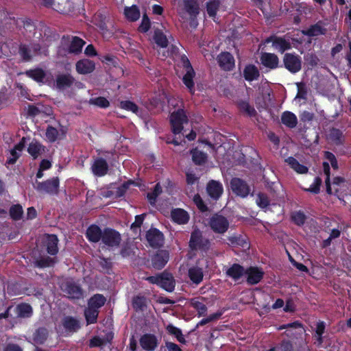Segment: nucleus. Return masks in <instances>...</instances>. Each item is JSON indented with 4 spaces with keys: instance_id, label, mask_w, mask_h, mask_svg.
<instances>
[{
    "instance_id": "nucleus-54",
    "label": "nucleus",
    "mask_w": 351,
    "mask_h": 351,
    "mask_svg": "<svg viewBox=\"0 0 351 351\" xmlns=\"http://www.w3.org/2000/svg\"><path fill=\"white\" fill-rule=\"evenodd\" d=\"M146 298L144 296L136 295L132 300V306L136 311H143L146 307Z\"/></svg>"
},
{
    "instance_id": "nucleus-5",
    "label": "nucleus",
    "mask_w": 351,
    "mask_h": 351,
    "mask_svg": "<svg viewBox=\"0 0 351 351\" xmlns=\"http://www.w3.org/2000/svg\"><path fill=\"white\" fill-rule=\"evenodd\" d=\"M229 225L228 219L219 213L213 214L208 221L210 229L217 234H224L228 230Z\"/></svg>"
},
{
    "instance_id": "nucleus-21",
    "label": "nucleus",
    "mask_w": 351,
    "mask_h": 351,
    "mask_svg": "<svg viewBox=\"0 0 351 351\" xmlns=\"http://www.w3.org/2000/svg\"><path fill=\"white\" fill-rule=\"evenodd\" d=\"M260 60L261 64L270 70H274L280 66L279 65V58L278 56L273 53H262Z\"/></svg>"
},
{
    "instance_id": "nucleus-10",
    "label": "nucleus",
    "mask_w": 351,
    "mask_h": 351,
    "mask_svg": "<svg viewBox=\"0 0 351 351\" xmlns=\"http://www.w3.org/2000/svg\"><path fill=\"white\" fill-rule=\"evenodd\" d=\"M61 289L69 299L80 300L84 298L82 288L73 280H69L62 283Z\"/></svg>"
},
{
    "instance_id": "nucleus-11",
    "label": "nucleus",
    "mask_w": 351,
    "mask_h": 351,
    "mask_svg": "<svg viewBox=\"0 0 351 351\" xmlns=\"http://www.w3.org/2000/svg\"><path fill=\"white\" fill-rule=\"evenodd\" d=\"M230 187L232 192L241 197H246L250 193V187L243 180L233 178L230 180Z\"/></svg>"
},
{
    "instance_id": "nucleus-62",
    "label": "nucleus",
    "mask_w": 351,
    "mask_h": 351,
    "mask_svg": "<svg viewBox=\"0 0 351 351\" xmlns=\"http://www.w3.org/2000/svg\"><path fill=\"white\" fill-rule=\"evenodd\" d=\"M19 55L25 62H28L32 59L30 50L25 45H21L19 49Z\"/></svg>"
},
{
    "instance_id": "nucleus-16",
    "label": "nucleus",
    "mask_w": 351,
    "mask_h": 351,
    "mask_svg": "<svg viewBox=\"0 0 351 351\" xmlns=\"http://www.w3.org/2000/svg\"><path fill=\"white\" fill-rule=\"evenodd\" d=\"M139 344L145 351H154L158 346V341L155 335L146 333L139 339Z\"/></svg>"
},
{
    "instance_id": "nucleus-14",
    "label": "nucleus",
    "mask_w": 351,
    "mask_h": 351,
    "mask_svg": "<svg viewBox=\"0 0 351 351\" xmlns=\"http://www.w3.org/2000/svg\"><path fill=\"white\" fill-rule=\"evenodd\" d=\"M58 238L56 234H47L45 239L43 242V246L48 254L51 256H56L59 251Z\"/></svg>"
},
{
    "instance_id": "nucleus-32",
    "label": "nucleus",
    "mask_w": 351,
    "mask_h": 351,
    "mask_svg": "<svg viewBox=\"0 0 351 351\" xmlns=\"http://www.w3.org/2000/svg\"><path fill=\"white\" fill-rule=\"evenodd\" d=\"M237 106L241 113L245 114L250 117L256 115V111L253 106L250 105L247 100H238L236 102Z\"/></svg>"
},
{
    "instance_id": "nucleus-7",
    "label": "nucleus",
    "mask_w": 351,
    "mask_h": 351,
    "mask_svg": "<svg viewBox=\"0 0 351 351\" xmlns=\"http://www.w3.org/2000/svg\"><path fill=\"white\" fill-rule=\"evenodd\" d=\"M187 122L188 118L182 109H178L173 112L170 115L171 130L174 134L181 133L184 128L183 124Z\"/></svg>"
},
{
    "instance_id": "nucleus-24",
    "label": "nucleus",
    "mask_w": 351,
    "mask_h": 351,
    "mask_svg": "<svg viewBox=\"0 0 351 351\" xmlns=\"http://www.w3.org/2000/svg\"><path fill=\"white\" fill-rule=\"evenodd\" d=\"M171 217L173 222L184 225L189 221V215L185 210L180 208H173L171 211Z\"/></svg>"
},
{
    "instance_id": "nucleus-63",
    "label": "nucleus",
    "mask_w": 351,
    "mask_h": 351,
    "mask_svg": "<svg viewBox=\"0 0 351 351\" xmlns=\"http://www.w3.org/2000/svg\"><path fill=\"white\" fill-rule=\"evenodd\" d=\"M151 27V22L147 14H144L142 18L141 25H139L138 30L141 33H146L148 32Z\"/></svg>"
},
{
    "instance_id": "nucleus-27",
    "label": "nucleus",
    "mask_w": 351,
    "mask_h": 351,
    "mask_svg": "<svg viewBox=\"0 0 351 351\" xmlns=\"http://www.w3.org/2000/svg\"><path fill=\"white\" fill-rule=\"evenodd\" d=\"M58 261V260L56 256H39L35 258L34 264L36 267L44 269L53 267Z\"/></svg>"
},
{
    "instance_id": "nucleus-31",
    "label": "nucleus",
    "mask_w": 351,
    "mask_h": 351,
    "mask_svg": "<svg viewBox=\"0 0 351 351\" xmlns=\"http://www.w3.org/2000/svg\"><path fill=\"white\" fill-rule=\"evenodd\" d=\"M326 29L322 25V21H319L314 25H311L307 29L303 30L302 34L309 37L325 35Z\"/></svg>"
},
{
    "instance_id": "nucleus-22",
    "label": "nucleus",
    "mask_w": 351,
    "mask_h": 351,
    "mask_svg": "<svg viewBox=\"0 0 351 351\" xmlns=\"http://www.w3.org/2000/svg\"><path fill=\"white\" fill-rule=\"evenodd\" d=\"M109 170V166L107 161L103 158H97L95 160L91 166L93 173L97 177L106 176Z\"/></svg>"
},
{
    "instance_id": "nucleus-46",
    "label": "nucleus",
    "mask_w": 351,
    "mask_h": 351,
    "mask_svg": "<svg viewBox=\"0 0 351 351\" xmlns=\"http://www.w3.org/2000/svg\"><path fill=\"white\" fill-rule=\"evenodd\" d=\"M124 14L127 19L132 22L136 21L140 18V11L135 5L126 7L124 10Z\"/></svg>"
},
{
    "instance_id": "nucleus-50",
    "label": "nucleus",
    "mask_w": 351,
    "mask_h": 351,
    "mask_svg": "<svg viewBox=\"0 0 351 351\" xmlns=\"http://www.w3.org/2000/svg\"><path fill=\"white\" fill-rule=\"evenodd\" d=\"M278 351H298L296 344L292 340L283 339L277 346Z\"/></svg>"
},
{
    "instance_id": "nucleus-55",
    "label": "nucleus",
    "mask_w": 351,
    "mask_h": 351,
    "mask_svg": "<svg viewBox=\"0 0 351 351\" xmlns=\"http://www.w3.org/2000/svg\"><path fill=\"white\" fill-rule=\"evenodd\" d=\"M59 132L58 130L51 126L48 125L45 132V136L48 142L53 143L58 139Z\"/></svg>"
},
{
    "instance_id": "nucleus-25",
    "label": "nucleus",
    "mask_w": 351,
    "mask_h": 351,
    "mask_svg": "<svg viewBox=\"0 0 351 351\" xmlns=\"http://www.w3.org/2000/svg\"><path fill=\"white\" fill-rule=\"evenodd\" d=\"M103 230L95 224H92L88 227L86 232V239L91 243H97L101 241Z\"/></svg>"
},
{
    "instance_id": "nucleus-23",
    "label": "nucleus",
    "mask_w": 351,
    "mask_h": 351,
    "mask_svg": "<svg viewBox=\"0 0 351 351\" xmlns=\"http://www.w3.org/2000/svg\"><path fill=\"white\" fill-rule=\"evenodd\" d=\"M49 149L39 141L34 139L27 147V152L34 158L36 159Z\"/></svg>"
},
{
    "instance_id": "nucleus-1",
    "label": "nucleus",
    "mask_w": 351,
    "mask_h": 351,
    "mask_svg": "<svg viewBox=\"0 0 351 351\" xmlns=\"http://www.w3.org/2000/svg\"><path fill=\"white\" fill-rule=\"evenodd\" d=\"M146 280L153 285H156L167 292L171 293L176 287V280L173 274L167 270L155 276H150Z\"/></svg>"
},
{
    "instance_id": "nucleus-43",
    "label": "nucleus",
    "mask_w": 351,
    "mask_h": 351,
    "mask_svg": "<svg viewBox=\"0 0 351 351\" xmlns=\"http://www.w3.org/2000/svg\"><path fill=\"white\" fill-rule=\"evenodd\" d=\"M106 302V298L102 294L97 293L88 300V306L99 310Z\"/></svg>"
},
{
    "instance_id": "nucleus-30",
    "label": "nucleus",
    "mask_w": 351,
    "mask_h": 351,
    "mask_svg": "<svg viewBox=\"0 0 351 351\" xmlns=\"http://www.w3.org/2000/svg\"><path fill=\"white\" fill-rule=\"evenodd\" d=\"M243 75L246 81L252 82L258 80L260 76V72L254 64H249L245 66Z\"/></svg>"
},
{
    "instance_id": "nucleus-47",
    "label": "nucleus",
    "mask_w": 351,
    "mask_h": 351,
    "mask_svg": "<svg viewBox=\"0 0 351 351\" xmlns=\"http://www.w3.org/2000/svg\"><path fill=\"white\" fill-rule=\"evenodd\" d=\"M99 310L88 306L84 311V316L88 324H95L97 321Z\"/></svg>"
},
{
    "instance_id": "nucleus-19",
    "label": "nucleus",
    "mask_w": 351,
    "mask_h": 351,
    "mask_svg": "<svg viewBox=\"0 0 351 351\" xmlns=\"http://www.w3.org/2000/svg\"><path fill=\"white\" fill-rule=\"evenodd\" d=\"M146 239L152 247L160 246L164 241L163 234L157 228H152L146 233Z\"/></svg>"
},
{
    "instance_id": "nucleus-61",
    "label": "nucleus",
    "mask_w": 351,
    "mask_h": 351,
    "mask_svg": "<svg viewBox=\"0 0 351 351\" xmlns=\"http://www.w3.org/2000/svg\"><path fill=\"white\" fill-rule=\"evenodd\" d=\"M132 183V181L124 182L122 184L118 186L115 191V197L120 198L123 197Z\"/></svg>"
},
{
    "instance_id": "nucleus-3",
    "label": "nucleus",
    "mask_w": 351,
    "mask_h": 351,
    "mask_svg": "<svg viewBox=\"0 0 351 351\" xmlns=\"http://www.w3.org/2000/svg\"><path fill=\"white\" fill-rule=\"evenodd\" d=\"M210 242L209 239L203 237L202 232L195 228L191 233L189 247L191 250H201L206 252L209 250Z\"/></svg>"
},
{
    "instance_id": "nucleus-45",
    "label": "nucleus",
    "mask_w": 351,
    "mask_h": 351,
    "mask_svg": "<svg viewBox=\"0 0 351 351\" xmlns=\"http://www.w3.org/2000/svg\"><path fill=\"white\" fill-rule=\"evenodd\" d=\"M9 215L13 221H19L23 218V209L21 204H13L9 209Z\"/></svg>"
},
{
    "instance_id": "nucleus-8",
    "label": "nucleus",
    "mask_w": 351,
    "mask_h": 351,
    "mask_svg": "<svg viewBox=\"0 0 351 351\" xmlns=\"http://www.w3.org/2000/svg\"><path fill=\"white\" fill-rule=\"evenodd\" d=\"M284 67L291 73H296L302 69V59L295 53H286L282 59Z\"/></svg>"
},
{
    "instance_id": "nucleus-37",
    "label": "nucleus",
    "mask_w": 351,
    "mask_h": 351,
    "mask_svg": "<svg viewBox=\"0 0 351 351\" xmlns=\"http://www.w3.org/2000/svg\"><path fill=\"white\" fill-rule=\"evenodd\" d=\"M281 123L289 128H294L298 124V119L294 113L285 111L281 115Z\"/></svg>"
},
{
    "instance_id": "nucleus-59",
    "label": "nucleus",
    "mask_w": 351,
    "mask_h": 351,
    "mask_svg": "<svg viewBox=\"0 0 351 351\" xmlns=\"http://www.w3.org/2000/svg\"><path fill=\"white\" fill-rule=\"evenodd\" d=\"M257 205L261 208H266L270 203L267 195L263 193H259L256 199Z\"/></svg>"
},
{
    "instance_id": "nucleus-15",
    "label": "nucleus",
    "mask_w": 351,
    "mask_h": 351,
    "mask_svg": "<svg viewBox=\"0 0 351 351\" xmlns=\"http://www.w3.org/2000/svg\"><path fill=\"white\" fill-rule=\"evenodd\" d=\"M61 324L65 330L66 335L64 336L73 334L81 328L79 319L70 315L64 317Z\"/></svg>"
},
{
    "instance_id": "nucleus-57",
    "label": "nucleus",
    "mask_w": 351,
    "mask_h": 351,
    "mask_svg": "<svg viewBox=\"0 0 351 351\" xmlns=\"http://www.w3.org/2000/svg\"><path fill=\"white\" fill-rule=\"evenodd\" d=\"M90 104L101 108H107L110 106L109 101L104 97H97L90 99Z\"/></svg>"
},
{
    "instance_id": "nucleus-41",
    "label": "nucleus",
    "mask_w": 351,
    "mask_h": 351,
    "mask_svg": "<svg viewBox=\"0 0 351 351\" xmlns=\"http://www.w3.org/2000/svg\"><path fill=\"white\" fill-rule=\"evenodd\" d=\"M106 19V16L104 13L97 12L94 14L93 21L100 30L106 32L108 30Z\"/></svg>"
},
{
    "instance_id": "nucleus-34",
    "label": "nucleus",
    "mask_w": 351,
    "mask_h": 351,
    "mask_svg": "<svg viewBox=\"0 0 351 351\" xmlns=\"http://www.w3.org/2000/svg\"><path fill=\"white\" fill-rule=\"evenodd\" d=\"M285 161L290 168L299 174H305L308 171V168L306 166L300 164L298 160L293 156L288 157Z\"/></svg>"
},
{
    "instance_id": "nucleus-13",
    "label": "nucleus",
    "mask_w": 351,
    "mask_h": 351,
    "mask_svg": "<svg viewBox=\"0 0 351 351\" xmlns=\"http://www.w3.org/2000/svg\"><path fill=\"white\" fill-rule=\"evenodd\" d=\"M265 43H271L272 47L281 53L291 49V44L289 40H286L284 37L277 36L276 35H271L267 37Z\"/></svg>"
},
{
    "instance_id": "nucleus-28",
    "label": "nucleus",
    "mask_w": 351,
    "mask_h": 351,
    "mask_svg": "<svg viewBox=\"0 0 351 351\" xmlns=\"http://www.w3.org/2000/svg\"><path fill=\"white\" fill-rule=\"evenodd\" d=\"M75 78L70 74H60L56 77V88L62 90L70 88L73 86Z\"/></svg>"
},
{
    "instance_id": "nucleus-49",
    "label": "nucleus",
    "mask_w": 351,
    "mask_h": 351,
    "mask_svg": "<svg viewBox=\"0 0 351 351\" xmlns=\"http://www.w3.org/2000/svg\"><path fill=\"white\" fill-rule=\"evenodd\" d=\"M220 5L219 0H209L206 2V11L210 17L215 18L216 16Z\"/></svg>"
},
{
    "instance_id": "nucleus-2",
    "label": "nucleus",
    "mask_w": 351,
    "mask_h": 351,
    "mask_svg": "<svg viewBox=\"0 0 351 351\" xmlns=\"http://www.w3.org/2000/svg\"><path fill=\"white\" fill-rule=\"evenodd\" d=\"M180 62L186 72L182 79V82L189 90V92L191 95H193L195 92L194 83L195 72L190 62V60L185 54L181 56Z\"/></svg>"
},
{
    "instance_id": "nucleus-33",
    "label": "nucleus",
    "mask_w": 351,
    "mask_h": 351,
    "mask_svg": "<svg viewBox=\"0 0 351 351\" xmlns=\"http://www.w3.org/2000/svg\"><path fill=\"white\" fill-rule=\"evenodd\" d=\"M15 313L19 318H29L33 314V308L27 303H20L15 307Z\"/></svg>"
},
{
    "instance_id": "nucleus-6",
    "label": "nucleus",
    "mask_w": 351,
    "mask_h": 351,
    "mask_svg": "<svg viewBox=\"0 0 351 351\" xmlns=\"http://www.w3.org/2000/svg\"><path fill=\"white\" fill-rule=\"evenodd\" d=\"M60 180L58 177H53L43 182H36L35 189L39 193H44L51 195L58 193Z\"/></svg>"
},
{
    "instance_id": "nucleus-52",
    "label": "nucleus",
    "mask_w": 351,
    "mask_h": 351,
    "mask_svg": "<svg viewBox=\"0 0 351 351\" xmlns=\"http://www.w3.org/2000/svg\"><path fill=\"white\" fill-rule=\"evenodd\" d=\"M162 190L160 183H157L152 192L147 194L149 203L154 206L156 204L157 197L162 193Z\"/></svg>"
},
{
    "instance_id": "nucleus-38",
    "label": "nucleus",
    "mask_w": 351,
    "mask_h": 351,
    "mask_svg": "<svg viewBox=\"0 0 351 351\" xmlns=\"http://www.w3.org/2000/svg\"><path fill=\"white\" fill-rule=\"evenodd\" d=\"M49 332L46 328L40 327L33 334L34 341L38 345H43L48 338Z\"/></svg>"
},
{
    "instance_id": "nucleus-26",
    "label": "nucleus",
    "mask_w": 351,
    "mask_h": 351,
    "mask_svg": "<svg viewBox=\"0 0 351 351\" xmlns=\"http://www.w3.org/2000/svg\"><path fill=\"white\" fill-rule=\"evenodd\" d=\"M245 269L242 265L234 263L226 271V275L236 282L245 275Z\"/></svg>"
},
{
    "instance_id": "nucleus-42",
    "label": "nucleus",
    "mask_w": 351,
    "mask_h": 351,
    "mask_svg": "<svg viewBox=\"0 0 351 351\" xmlns=\"http://www.w3.org/2000/svg\"><path fill=\"white\" fill-rule=\"evenodd\" d=\"M191 154L193 162L197 165H202L207 160V154L199 150L197 148L193 149L191 151Z\"/></svg>"
},
{
    "instance_id": "nucleus-64",
    "label": "nucleus",
    "mask_w": 351,
    "mask_h": 351,
    "mask_svg": "<svg viewBox=\"0 0 351 351\" xmlns=\"http://www.w3.org/2000/svg\"><path fill=\"white\" fill-rule=\"evenodd\" d=\"M145 216V213L136 215L135 217L134 221L131 224L130 229L134 232H135L137 229H140L141 226L143 223Z\"/></svg>"
},
{
    "instance_id": "nucleus-36",
    "label": "nucleus",
    "mask_w": 351,
    "mask_h": 351,
    "mask_svg": "<svg viewBox=\"0 0 351 351\" xmlns=\"http://www.w3.org/2000/svg\"><path fill=\"white\" fill-rule=\"evenodd\" d=\"M188 276L192 282L197 285L203 280V269L199 267L193 266L189 269Z\"/></svg>"
},
{
    "instance_id": "nucleus-56",
    "label": "nucleus",
    "mask_w": 351,
    "mask_h": 351,
    "mask_svg": "<svg viewBox=\"0 0 351 351\" xmlns=\"http://www.w3.org/2000/svg\"><path fill=\"white\" fill-rule=\"evenodd\" d=\"M330 138L335 144L339 145L342 143L343 141V132L341 130L337 128H332L330 131Z\"/></svg>"
},
{
    "instance_id": "nucleus-17",
    "label": "nucleus",
    "mask_w": 351,
    "mask_h": 351,
    "mask_svg": "<svg viewBox=\"0 0 351 351\" xmlns=\"http://www.w3.org/2000/svg\"><path fill=\"white\" fill-rule=\"evenodd\" d=\"M206 192L213 200H218L223 193V187L219 181L210 180L206 185Z\"/></svg>"
},
{
    "instance_id": "nucleus-18",
    "label": "nucleus",
    "mask_w": 351,
    "mask_h": 351,
    "mask_svg": "<svg viewBox=\"0 0 351 351\" xmlns=\"http://www.w3.org/2000/svg\"><path fill=\"white\" fill-rule=\"evenodd\" d=\"M217 60L219 67L223 71H230L234 67V58L230 52H221L218 55Z\"/></svg>"
},
{
    "instance_id": "nucleus-9",
    "label": "nucleus",
    "mask_w": 351,
    "mask_h": 351,
    "mask_svg": "<svg viewBox=\"0 0 351 351\" xmlns=\"http://www.w3.org/2000/svg\"><path fill=\"white\" fill-rule=\"evenodd\" d=\"M101 241L108 247H117L121 241V236L117 230L113 228H104Z\"/></svg>"
},
{
    "instance_id": "nucleus-40",
    "label": "nucleus",
    "mask_w": 351,
    "mask_h": 351,
    "mask_svg": "<svg viewBox=\"0 0 351 351\" xmlns=\"http://www.w3.org/2000/svg\"><path fill=\"white\" fill-rule=\"evenodd\" d=\"M153 39L155 43L162 48H165L168 46L169 41L167 36L158 28L154 29Z\"/></svg>"
},
{
    "instance_id": "nucleus-29",
    "label": "nucleus",
    "mask_w": 351,
    "mask_h": 351,
    "mask_svg": "<svg viewBox=\"0 0 351 351\" xmlns=\"http://www.w3.org/2000/svg\"><path fill=\"white\" fill-rule=\"evenodd\" d=\"M75 66L78 73L88 74L95 70V64L92 60L84 59L77 62Z\"/></svg>"
},
{
    "instance_id": "nucleus-51",
    "label": "nucleus",
    "mask_w": 351,
    "mask_h": 351,
    "mask_svg": "<svg viewBox=\"0 0 351 351\" xmlns=\"http://www.w3.org/2000/svg\"><path fill=\"white\" fill-rule=\"evenodd\" d=\"M167 330L170 335H173L180 343L183 344L186 343V341L182 335V330L180 328L174 326L172 324H169L167 326Z\"/></svg>"
},
{
    "instance_id": "nucleus-39",
    "label": "nucleus",
    "mask_w": 351,
    "mask_h": 351,
    "mask_svg": "<svg viewBox=\"0 0 351 351\" xmlns=\"http://www.w3.org/2000/svg\"><path fill=\"white\" fill-rule=\"evenodd\" d=\"M25 74L36 82H43L46 77L45 71L40 68L27 70L25 72Z\"/></svg>"
},
{
    "instance_id": "nucleus-53",
    "label": "nucleus",
    "mask_w": 351,
    "mask_h": 351,
    "mask_svg": "<svg viewBox=\"0 0 351 351\" xmlns=\"http://www.w3.org/2000/svg\"><path fill=\"white\" fill-rule=\"evenodd\" d=\"M291 219L295 225L302 226L306 220V216L302 210L294 211L291 214Z\"/></svg>"
},
{
    "instance_id": "nucleus-44",
    "label": "nucleus",
    "mask_w": 351,
    "mask_h": 351,
    "mask_svg": "<svg viewBox=\"0 0 351 351\" xmlns=\"http://www.w3.org/2000/svg\"><path fill=\"white\" fill-rule=\"evenodd\" d=\"M228 240L230 244L233 247H241L243 249H248L250 247L249 243L247 241L246 239L241 235L230 237Z\"/></svg>"
},
{
    "instance_id": "nucleus-60",
    "label": "nucleus",
    "mask_w": 351,
    "mask_h": 351,
    "mask_svg": "<svg viewBox=\"0 0 351 351\" xmlns=\"http://www.w3.org/2000/svg\"><path fill=\"white\" fill-rule=\"evenodd\" d=\"M322 180L321 178L317 176L315 178L313 182L311 184L310 187L306 189V191L312 193L313 194H317L320 191V186Z\"/></svg>"
},
{
    "instance_id": "nucleus-35",
    "label": "nucleus",
    "mask_w": 351,
    "mask_h": 351,
    "mask_svg": "<svg viewBox=\"0 0 351 351\" xmlns=\"http://www.w3.org/2000/svg\"><path fill=\"white\" fill-rule=\"evenodd\" d=\"M184 8L191 19H195L199 13V6L196 0H184Z\"/></svg>"
},
{
    "instance_id": "nucleus-48",
    "label": "nucleus",
    "mask_w": 351,
    "mask_h": 351,
    "mask_svg": "<svg viewBox=\"0 0 351 351\" xmlns=\"http://www.w3.org/2000/svg\"><path fill=\"white\" fill-rule=\"evenodd\" d=\"M190 305L197 311L198 317L204 316L207 313V306L203 302L196 298H193L190 301Z\"/></svg>"
},
{
    "instance_id": "nucleus-4",
    "label": "nucleus",
    "mask_w": 351,
    "mask_h": 351,
    "mask_svg": "<svg viewBox=\"0 0 351 351\" xmlns=\"http://www.w3.org/2000/svg\"><path fill=\"white\" fill-rule=\"evenodd\" d=\"M62 45L67 48L64 49L69 53L79 54L82 52L84 45L86 44L85 41L78 36H72L71 38L69 36H63L61 40Z\"/></svg>"
},
{
    "instance_id": "nucleus-58",
    "label": "nucleus",
    "mask_w": 351,
    "mask_h": 351,
    "mask_svg": "<svg viewBox=\"0 0 351 351\" xmlns=\"http://www.w3.org/2000/svg\"><path fill=\"white\" fill-rule=\"evenodd\" d=\"M119 107L123 110L131 111L134 113H137L138 111V106L134 102L129 100L120 101Z\"/></svg>"
},
{
    "instance_id": "nucleus-12",
    "label": "nucleus",
    "mask_w": 351,
    "mask_h": 351,
    "mask_svg": "<svg viewBox=\"0 0 351 351\" xmlns=\"http://www.w3.org/2000/svg\"><path fill=\"white\" fill-rule=\"evenodd\" d=\"M169 260V252L158 249L151 257L152 267L156 269H162Z\"/></svg>"
},
{
    "instance_id": "nucleus-20",
    "label": "nucleus",
    "mask_w": 351,
    "mask_h": 351,
    "mask_svg": "<svg viewBox=\"0 0 351 351\" xmlns=\"http://www.w3.org/2000/svg\"><path fill=\"white\" fill-rule=\"evenodd\" d=\"M245 275L247 276V283L254 285L261 281L264 272L262 269L257 267H250L245 269Z\"/></svg>"
}]
</instances>
